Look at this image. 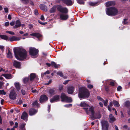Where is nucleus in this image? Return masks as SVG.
I'll return each mask as SVG.
<instances>
[{"mask_svg":"<svg viewBox=\"0 0 130 130\" xmlns=\"http://www.w3.org/2000/svg\"><path fill=\"white\" fill-rule=\"evenodd\" d=\"M14 52L15 56L17 59L22 60L26 58L27 53L25 50L19 48L14 50Z\"/></svg>","mask_w":130,"mask_h":130,"instance_id":"nucleus-1","label":"nucleus"},{"mask_svg":"<svg viewBox=\"0 0 130 130\" xmlns=\"http://www.w3.org/2000/svg\"><path fill=\"white\" fill-rule=\"evenodd\" d=\"M90 95L89 90L86 88H83L82 91H80L78 96L80 98L85 99L88 98Z\"/></svg>","mask_w":130,"mask_h":130,"instance_id":"nucleus-2","label":"nucleus"},{"mask_svg":"<svg viewBox=\"0 0 130 130\" xmlns=\"http://www.w3.org/2000/svg\"><path fill=\"white\" fill-rule=\"evenodd\" d=\"M80 106L83 107L84 110L86 111L88 114L91 112L93 113V107H90L89 105L84 102H82L80 104Z\"/></svg>","mask_w":130,"mask_h":130,"instance_id":"nucleus-3","label":"nucleus"},{"mask_svg":"<svg viewBox=\"0 0 130 130\" xmlns=\"http://www.w3.org/2000/svg\"><path fill=\"white\" fill-rule=\"evenodd\" d=\"M118 13L117 9L115 7H111L107 8L106 14L109 16H112L117 15Z\"/></svg>","mask_w":130,"mask_h":130,"instance_id":"nucleus-4","label":"nucleus"},{"mask_svg":"<svg viewBox=\"0 0 130 130\" xmlns=\"http://www.w3.org/2000/svg\"><path fill=\"white\" fill-rule=\"evenodd\" d=\"M29 52L31 57L33 58L36 57L38 56V51L34 48H30L29 50Z\"/></svg>","mask_w":130,"mask_h":130,"instance_id":"nucleus-5","label":"nucleus"},{"mask_svg":"<svg viewBox=\"0 0 130 130\" xmlns=\"http://www.w3.org/2000/svg\"><path fill=\"white\" fill-rule=\"evenodd\" d=\"M92 113L90 112L89 115L90 114L91 115V118L92 119H94L96 118H100L101 117V115L99 112L94 113V109L93 107V108Z\"/></svg>","mask_w":130,"mask_h":130,"instance_id":"nucleus-6","label":"nucleus"},{"mask_svg":"<svg viewBox=\"0 0 130 130\" xmlns=\"http://www.w3.org/2000/svg\"><path fill=\"white\" fill-rule=\"evenodd\" d=\"M61 100L62 101L70 102L72 101V100L71 98L67 96L64 93H63L61 94Z\"/></svg>","mask_w":130,"mask_h":130,"instance_id":"nucleus-7","label":"nucleus"},{"mask_svg":"<svg viewBox=\"0 0 130 130\" xmlns=\"http://www.w3.org/2000/svg\"><path fill=\"white\" fill-rule=\"evenodd\" d=\"M17 94L15 91L14 90H12L10 92L9 94L10 98L12 100L15 99Z\"/></svg>","mask_w":130,"mask_h":130,"instance_id":"nucleus-8","label":"nucleus"},{"mask_svg":"<svg viewBox=\"0 0 130 130\" xmlns=\"http://www.w3.org/2000/svg\"><path fill=\"white\" fill-rule=\"evenodd\" d=\"M57 9L59 11L62 13H66L68 12V9L66 8L63 7L61 6H59L58 7Z\"/></svg>","mask_w":130,"mask_h":130,"instance_id":"nucleus-9","label":"nucleus"},{"mask_svg":"<svg viewBox=\"0 0 130 130\" xmlns=\"http://www.w3.org/2000/svg\"><path fill=\"white\" fill-rule=\"evenodd\" d=\"M48 99V97L46 95H41L39 101L41 103L47 101Z\"/></svg>","mask_w":130,"mask_h":130,"instance_id":"nucleus-10","label":"nucleus"},{"mask_svg":"<svg viewBox=\"0 0 130 130\" xmlns=\"http://www.w3.org/2000/svg\"><path fill=\"white\" fill-rule=\"evenodd\" d=\"M60 96L59 95H56L54 96L53 98L50 100V102L51 103L55 102L58 101L59 100Z\"/></svg>","mask_w":130,"mask_h":130,"instance_id":"nucleus-11","label":"nucleus"},{"mask_svg":"<svg viewBox=\"0 0 130 130\" xmlns=\"http://www.w3.org/2000/svg\"><path fill=\"white\" fill-rule=\"evenodd\" d=\"M37 112V111L35 109L31 108L29 111V115L30 116H32L35 114Z\"/></svg>","mask_w":130,"mask_h":130,"instance_id":"nucleus-12","label":"nucleus"},{"mask_svg":"<svg viewBox=\"0 0 130 130\" xmlns=\"http://www.w3.org/2000/svg\"><path fill=\"white\" fill-rule=\"evenodd\" d=\"M13 66L16 68H21V64L20 62L14 60L13 63Z\"/></svg>","mask_w":130,"mask_h":130,"instance_id":"nucleus-13","label":"nucleus"},{"mask_svg":"<svg viewBox=\"0 0 130 130\" xmlns=\"http://www.w3.org/2000/svg\"><path fill=\"white\" fill-rule=\"evenodd\" d=\"M68 18V15L65 14H62L60 15V18L62 20H67Z\"/></svg>","mask_w":130,"mask_h":130,"instance_id":"nucleus-14","label":"nucleus"},{"mask_svg":"<svg viewBox=\"0 0 130 130\" xmlns=\"http://www.w3.org/2000/svg\"><path fill=\"white\" fill-rule=\"evenodd\" d=\"M21 39V38H18L15 36H13L10 37L9 39V40L10 41H18L20 40Z\"/></svg>","mask_w":130,"mask_h":130,"instance_id":"nucleus-15","label":"nucleus"},{"mask_svg":"<svg viewBox=\"0 0 130 130\" xmlns=\"http://www.w3.org/2000/svg\"><path fill=\"white\" fill-rule=\"evenodd\" d=\"M109 119L110 122L111 123L113 122L116 120L115 118L112 114H110L109 115Z\"/></svg>","mask_w":130,"mask_h":130,"instance_id":"nucleus-16","label":"nucleus"},{"mask_svg":"<svg viewBox=\"0 0 130 130\" xmlns=\"http://www.w3.org/2000/svg\"><path fill=\"white\" fill-rule=\"evenodd\" d=\"M28 117L27 113L25 112H24L22 114L21 116L22 119L25 120L27 119Z\"/></svg>","mask_w":130,"mask_h":130,"instance_id":"nucleus-17","label":"nucleus"},{"mask_svg":"<svg viewBox=\"0 0 130 130\" xmlns=\"http://www.w3.org/2000/svg\"><path fill=\"white\" fill-rule=\"evenodd\" d=\"M115 4V2L114 1H109L106 2V5L107 7H109L114 5Z\"/></svg>","mask_w":130,"mask_h":130,"instance_id":"nucleus-18","label":"nucleus"},{"mask_svg":"<svg viewBox=\"0 0 130 130\" xmlns=\"http://www.w3.org/2000/svg\"><path fill=\"white\" fill-rule=\"evenodd\" d=\"M63 2L67 5H72V2L70 0H63Z\"/></svg>","mask_w":130,"mask_h":130,"instance_id":"nucleus-19","label":"nucleus"},{"mask_svg":"<svg viewBox=\"0 0 130 130\" xmlns=\"http://www.w3.org/2000/svg\"><path fill=\"white\" fill-rule=\"evenodd\" d=\"M21 25V22L19 20H17L15 22V25L14 26V28H17L20 27Z\"/></svg>","mask_w":130,"mask_h":130,"instance_id":"nucleus-20","label":"nucleus"},{"mask_svg":"<svg viewBox=\"0 0 130 130\" xmlns=\"http://www.w3.org/2000/svg\"><path fill=\"white\" fill-rule=\"evenodd\" d=\"M30 35L31 36H35L38 38L42 36L39 33H32Z\"/></svg>","mask_w":130,"mask_h":130,"instance_id":"nucleus-21","label":"nucleus"},{"mask_svg":"<svg viewBox=\"0 0 130 130\" xmlns=\"http://www.w3.org/2000/svg\"><path fill=\"white\" fill-rule=\"evenodd\" d=\"M40 7L41 9L45 11L47 10V7L44 5L41 4L40 5Z\"/></svg>","mask_w":130,"mask_h":130,"instance_id":"nucleus-22","label":"nucleus"},{"mask_svg":"<svg viewBox=\"0 0 130 130\" xmlns=\"http://www.w3.org/2000/svg\"><path fill=\"white\" fill-rule=\"evenodd\" d=\"M73 87L72 86L69 87L68 88V92L69 94H72L73 93Z\"/></svg>","mask_w":130,"mask_h":130,"instance_id":"nucleus-23","label":"nucleus"},{"mask_svg":"<svg viewBox=\"0 0 130 130\" xmlns=\"http://www.w3.org/2000/svg\"><path fill=\"white\" fill-rule=\"evenodd\" d=\"M102 126H108V122L106 121L103 120L101 122Z\"/></svg>","mask_w":130,"mask_h":130,"instance_id":"nucleus-24","label":"nucleus"},{"mask_svg":"<svg viewBox=\"0 0 130 130\" xmlns=\"http://www.w3.org/2000/svg\"><path fill=\"white\" fill-rule=\"evenodd\" d=\"M2 75L7 79H10L12 77L11 74H3Z\"/></svg>","mask_w":130,"mask_h":130,"instance_id":"nucleus-25","label":"nucleus"},{"mask_svg":"<svg viewBox=\"0 0 130 130\" xmlns=\"http://www.w3.org/2000/svg\"><path fill=\"white\" fill-rule=\"evenodd\" d=\"M0 37L2 39L7 40L8 39V37L6 35H0Z\"/></svg>","mask_w":130,"mask_h":130,"instance_id":"nucleus-26","label":"nucleus"},{"mask_svg":"<svg viewBox=\"0 0 130 130\" xmlns=\"http://www.w3.org/2000/svg\"><path fill=\"white\" fill-rule=\"evenodd\" d=\"M113 103L115 107H119V106L120 105L119 103L116 101L113 100Z\"/></svg>","mask_w":130,"mask_h":130,"instance_id":"nucleus-27","label":"nucleus"},{"mask_svg":"<svg viewBox=\"0 0 130 130\" xmlns=\"http://www.w3.org/2000/svg\"><path fill=\"white\" fill-rule=\"evenodd\" d=\"M14 85L17 90L19 91L20 88L19 83H15Z\"/></svg>","mask_w":130,"mask_h":130,"instance_id":"nucleus-28","label":"nucleus"},{"mask_svg":"<svg viewBox=\"0 0 130 130\" xmlns=\"http://www.w3.org/2000/svg\"><path fill=\"white\" fill-rule=\"evenodd\" d=\"M36 75L34 73H32L30 75V80H32L34 79L36 77Z\"/></svg>","mask_w":130,"mask_h":130,"instance_id":"nucleus-29","label":"nucleus"},{"mask_svg":"<svg viewBox=\"0 0 130 130\" xmlns=\"http://www.w3.org/2000/svg\"><path fill=\"white\" fill-rule=\"evenodd\" d=\"M51 65L52 66L54 67L55 68H57L58 67V66H59V65H57L55 62L53 61L51 63Z\"/></svg>","mask_w":130,"mask_h":130,"instance_id":"nucleus-30","label":"nucleus"},{"mask_svg":"<svg viewBox=\"0 0 130 130\" xmlns=\"http://www.w3.org/2000/svg\"><path fill=\"white\" fill-rule=\"evenodd\" d=\"M7 57L9 58H11L12 57V54L9 49L8 50V52L7 53Z\"/></svg>","mask_w":130,"mask_h":130,"instance_id":"nucleus-31","label":"nucleus"},{"mask_svg":"<svg viewBox=\"0 0 130 130\" xmlns=\"http://www.w3.org/2000/svg\"><path fill=\"white\" fill-rule=\"evenodd\" d=\"M32 105L33 106H37L38 107L39 106V105L38 104L37 100L34 102L32 104Z\"/></svg>","mask_w":130,"mask_h":130,"instance_id":"nucleus-32","label":"nucleus"},{"mask_svg":"<svg viewBox=\"0 0 130 130\" xmlns=\"http://www.w3.org/2000/svg\"><path fill=\"white\" fill-rule=\"evenodd\" d=\"M113 105V104L112 102L110 103L109 106H108V109L109 111L111 110V108Z\"/></svg>","mask_w":130,"mask_h":130,"instance_id":"nucleus-33","label":"nucleus"},{"mask_svg":"<svg viewBox=\"0 0 130 130\" xmlns=\"http://www.w3.org/2000/svg\"><path fill=\"white\" fill-rule=\"evenodd\" d=\"M56 7L55 6H53L52 8L50 10V12L51 13H53L55 12L56 10Z\"/></svg>","mask_w":130,"mask_h":130,"instance_id":"nucleus-34","label":"nucleus"},{"mask_svg":"<svg viewBox=\"0 0 130 130\" xmlns=\"http://www.w3.org/2000/svg\"><path fill=\"white\" fill-rule=\"evenodd\" d=\"M49 92V93L51 95H53L55 93V91L52 89L50 90Z\"/></svg>","mask_w":130,"mask_h":130,"instance_id":"nucleus-35","label":"nucleus"},{"mask_svg":"<svg viewBox=\"0 0 130 130\" xmlns=\"http://www.w3.org/2000/svg\"><path fill=\"white\" fill-rule=\"evenodd\" d=\"M128 19H124L123 21V24H126L128 23Z\"/></svg>","mask_w":130,"mask_h":130,"instance_id":"nucleus-36","label":"nucleus"},{"mask_svg":"<svg viewBox=\"0 0 130 130\" xmlns=\"http://www.w3.org/2000/svg\"><path fill=\"white\" fill-rule=\"evenodd\" d=\"M96 4L97 3H93L92 2H89V4L90 6H95Z\"/></svg>","mask_w":130,"mask_h":130,"instance_id":"nucleus-37","label":"nucleus"},{"mask_svg":"<svg viewBox=\"0 0 130 130\" xmlns=\"http://www.w3.org/2000/svg\"><path fill=\"white\" fill-rule=\"evenodd\" d=\"M104 104L105 106H106L107 105V103L108 102V100H106L105 101L103 100V101H102Z\"/></svg>","mask_w":130,"mask_h":130,"instance_id":"nucleus-38","label":"nucleus"},{"mask_svg":"<svg viewBox=\"0 0 130 130\" xmlns=\"http://www.w3.org/2000/svg\"><path fill=\"white\" fill-rule=\"evenodd\" d=\"M78 3L80 4H83L84 3V2L81 0H77Z\"/></svg>","mask_w":130,"mask_h":130,"instance_id":"nucleus-39","label":"nucleus"},{"mask_svg":"<svg viewBox=\"0 0 130 130\" xmlns=\"http://www.w3.org/2000/svg\"><path fill=\"white\" fill-rule=\"evenodd\" d=\"M6 94V93L4 91V90H0V94L2 95H5Z\"/></svg>","mask_w":130,"mask_h":130,"instance_id":"nucleus-40","label":"nucleus"},{"mask_svg":"<svg viewBox=\"0 0 130 130\" xmlns=\"http://www.w3.org/2000/svg\"><path fill=\"white\" fill-rule=\"evenodd\" d=\"M57 74L61 77H62L63 76L62 73L60 71H59L57 73Z\"/></svg>","mask_w":130,"mask_h":130,"instance_id":"nucleus-41","label":"nucleus"},{"mask_svg":"<svg viewBox=\"0 0 130 130\" xmlns=\"http://www.w3.org/2000/svg\"><path fill=\"white\" fill-rule=\"evenodd\" d=\"M125 104L126 106H128L130 105V102L128 101H126L125 102Z\"/></svg>","mask_w":130,"mask_h":130,"instance_id":"nucleus-42","label":"nucleus"},{"mask_svg":"<svg viewBox=\"0 0 130 130\" xmlns=\"http://www.w3.org/2000/svg\"><path fill=\"white\" fill-rule=\"evenodd\" d=\"M97 98L99 101L102 102L103 101V100L101 98V97L99 96H98L97 97Z\"/></svg>","mask_w":130,"mask_h":130,"instance_id":"nucleus-43","label":"nucleus"},{"mask_svg":"<svg viewBox=\"0 0 130 130\" xmlns=\"http://www.w3.org/2000/svg\"><path fill=\"white\" fill-rule=\"evenodd\" d=\"M108 126H102L103 130H108Z\"/></svg>","mask_w":130,"mask_h":130,"instance_id":"nucleus-44","label":"nucleus"},{"mask_svg":"<svg viewBox=\"0 0 130 130\" xmlns=\"http://www.w3.org/2000/svg\"><path fill=\"white\" fill-rule=\"evenodd\" d=\"M28 80V78H24L23 79V81L24 83H27Z\"/></svg>","mask_w":130,"mask_h":130,"instance_id":"nucleus-45","label":"nucleus"},{"mask_svg":"<svg viewBox=\"0 0 130 130\" xmlns=\"http://www.w3.org/2000/svg\"><path fill=\"white\" fill-rule=\"evenodd\" d=\"M21 92L22 95H25L26 94V91L25 90L22 89L21 90Z\"/></svg>","mask_w":130,"mask_h":130,"instance_id":"nucleus-46","label":"nucleus"},{"mask_svg":"<svg viewBox=\"0 0 130 130\" xmlns=\"http://www.w3.org/2000/svg\"><path fill=\"white\" fill-rule=\"evenodd\" d=\"M6 33H8L10 34H11V35H14V33L13 32H12V31H6Z\"/></svg>","mask_w":130,"mask_h":130,"instance_id":"nucleus-47","label":"nucleus"},{"mask_svg":"<svg viewBox=\"0 0 130 130\" xmlns=\"http://www.w3.org/2000/svg\"><path fill=\"white\" fill-rule=\"evenodd\" d=\"M87 87L89 89H91L93 88V86L91 84H88L87 86Z\"/></svg>","mask_w":130,"mask_h":130,"instance_id":"nucleus-48","label":"nucleus"},{"mask_svg":"<svg viewBox=\"0 0 130 130\" xmlns=\"http://www.w3.org/2000/svg\"><path fill=\"white\" fill-rule=\"evenodd\" d=\"M25 123H24L22 124L21 125V127L23 129V130H24V128L25 126Z\"/></svg>","mask_w":130,"mask_h":130,"instance_id":"nucleus-49","label":"nucleus"},{"mask_svg":"<svg viewBox=\"0 0 130 130\" xmlns=\"http://www.w3.org/2000/svg\"><path fill=\"white\" fill-rule=\"evenodd\" d=\"M72 106V104H67L64 105V107H69L71 106Z\"/></svg>","mask_w":130,"mask_h":130,"instance_id":"nucleus-50","label":"nucleus"},{"mask_svg":"<svg viewBox=\"0 0 130 130\" xmlns=\"http://www.w3.org/2000/svg\"><path fill=\"white\" fill-rule=\"evenodd\" d=\"M63 85H60L59 87V89L60 90H61L63 88Z\"/></svg>","mask_w":130,"mask_h":130,"instance_id":"nucleus-51","label":"nucleus"},{"mask_svg":"<svg viewBox=\"0 0 130 130\" xmlns=\"http://www.w3.org/2000/svg\"><path fill=\"white\" fill-rule=\"evenodd\" d=\"M52 82V80L51 79L49 80L48 82L45 84V85H48L49 84H50Z\"/></svg>","mask_w":130,"mask_h":130,"instance_id":"nucleus-52","label":"nucleus"},{"mask_svg":"<svg viewBox=\"0 0 130 130\" xmlns=\"http://www.w3.org/2000/svg\"><path fill=\"white\" fill-rule=\"evenodd\" d=\"M4 47L3 46H1L0 45V49L1 50L2 52H3L4 50Z\"/></svg>","mask_w":130,"mask_h":130,"instance_id":"nucleus-53","label":"nucleus"},{"mask_svg":"<svg viewBox=\"0 0 130 130\" xmlns=\"http://www.w3.org/2000/svg\"><path fill=\"white\" fill-rule=\"evenodd\" d=\"M9 24V23L8 22H6L5 23V26L6 27L8 26Z\"/></svg>","mask_w":130,"mask_h":130,"instance_id":"nucleus-54","label":"nucleus"},{"mask_svg":"<svg viewBox=\"0 0 130 130\" xmlns=\"http://www.w3.org/2000/svg\"><path fill=\"white\" fill-rule=\"evenodd\" d=\"M122 89V87L121 86H118L117 89V90L118 91H120Z\"/></svg>","mask_w":130,"mask_h":130,"instance_id":"nucleus-55","label":"nucleus"},{"mask_svg":"<svg viewBox=\"0 0 130 130\" xmlns=\"http://www.w3.org/2000/svg\"><path fill=\"white\" fill-rule=\"evenodd\" d=\"M110 85L112 86H114L115 85V83L114 82H110Z\"/></svg>","mask_w":130,"mask_h":130,"instance_id":"nucleus-56","label":"nucleus"},{"mask_svg":"<svg viewBox=\"0 0 130 130\" xmlns=\"http://www.w3.org/2000/svg\"><path fill=\"white\" fill-rule=\"evenodd\" d=\"M34 12L35 14L36 15H37L38 14V11L37 10H35L34 11Z\"/></svg>","mask_w":130,"mask_h":130,"instance_id":"nucleus-57","label":"nucleus"},{"mask_svg":"<svg viewBox=\"0 0 130 130\" xmlns=\"http://www.w3.org/2000/svg\"><path fill=\"white\" fill-rule=\"evenodd\" d=\"M4 11L5 12H8V9L7 8H4Z\"/></svg>","mask_w":130,"mask_h":130,"instance_id":"nucleus-58","label":"nucleus"},{"mask_svg":"<svg viewBox=\"0 0 130 130\" xmlns=\"http://www.w3.org/2000/svg\"><path fill=\"white\" fill-rule=\"evenodd\" d=\"M42 25H45L47 24L46 22H45V23H43L42 22H41L39 21H38Z\"/></svg>","mask_w":130,"mask_h":130,"instance_id":"nucleus-59","label":"nucleus"},{"mask_svg":"<svg viewBox=\"0 0 130 130\" xmlns=\"http://www.w3.org/2000/svg\"><path fill=\"white\" fill-rule=\"evenodd\" d=\"M50 73V72L49 71H47L46 72H44V74L46 75V74H49Z\"/></svg>","mask_w":130,"mask_h":130,"instance_id":"nucleus-60","label":"nucleus"},{"mask_svg":"<svg viewBox=\"0 0 130 130\" xmlns=\"http://www.w3.org/2000/svg\"><path fill=\"white\" fill-rule=\"evenodd\" d=\"M70 81L69 80H67L65 81L63 83V84H66L68 83L69 81Z\"/></svg>","mask_w":130,"mask_h":130,"instance_id":"nucleus-61","label":"nucleus"},{"mask_svg":"<svg viewBox=\"0 0 130 130\" xmlns=\"http://www.w3.org/2000/svg\"><path fill=\"white\" fill-rule=\"evenodd\" d=\"M9 123L11 125H13L14 124V123L12 121H10Z\"/></svg>","mask_w":130,"mask_h":130,"instance_id":"nucleus-62","label":"nucleus"},{"mask_svg":"<svg viewBox=\"0 0 130 130\" xmlns=\"http://www.w3.org/2000/svg\"><path fill=\"white\" fill-rule=\"evenodd\" d=\"M40 19H41V20H44V17L43 15H42L41 16V17Z\"/></svg>","mask_w":130,"mask_h":130,"instance_id":"nucleus-63","label":"nucleus"},{"mask_svg":"<svg viewBox=\"0 0 130 130\" xmlns=\"http://www.w3.org/2000/svg\"><path fill=\"white\" fill-rule=\"evenodd\" d=\"M11 25L12 26L14 25V22H12L10 23Z\"/></svg>","mask_w":130,"mask_h":130,"instance_id":"nucleus-64","label":"nucleus"}]
</instances>
